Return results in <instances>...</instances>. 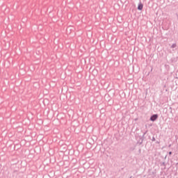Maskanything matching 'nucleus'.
<instances>
[{
    "label": "nucleus",
    "instance_id": "nucleus-1",
    "mask_svg": "<svg viewBox=\"0 0 178 178\" xmlns=\"http://www.w3.org/2000/svg\"><path fill=\"white\" fill-rule=\"evenodd\" d=\"M156 119H158V115H156V114L153 115L150 118V120H152V122H155V120H156Z\"/></svg>",
    "mask_w": 178,
    "mask_h": 178
},
{
    "label": "nucleus",
    "instance_id": "nucleus-2",
    "mask_svg": "<svg viewBox=\"0 0 178 178\" xmlns=\"http://www.w3.org/2000/svg\"><path fill=\"white\" fill-rule=\"evenodd\" d=\"M143 8H144V6L143 5V3H139L138 6V10H143Z\"/></svg>",
    "mask_w": 178,
    "mask_h": 178
},
{
    "label": "nucleus",
    "instance_id": "nucleus-3",
    "mask_svg": "<svg viewBox=\"0 0 178 178\" xmlns=\"http://www.w3.org/2000/svg\"><path fill=\"white\" fill-rule=\"evenodd\" d=\"M176 47V44H172V48H175Z\"/></svg>",
    "mask_w": 178,
    "mask_h": 178
},
{
    "label": "nucleus",
    "instance_id": "nucleus-4",
    "mask_svg": "<svg viewBox=\"0 0 178 178\" xmlns=\"http://www.w3.org/2000/svg\"><path fill=\"white\" fill-rule=\"evenodd\" d=\"M169 155H172V152H169Z\"/></svg>",
    "mask_w": 178,
    "mask_h": 178
}]
</instances>
